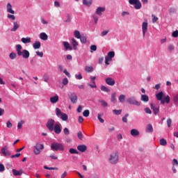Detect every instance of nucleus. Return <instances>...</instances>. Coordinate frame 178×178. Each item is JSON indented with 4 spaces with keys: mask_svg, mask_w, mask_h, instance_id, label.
Instances as JSON below:
<instances>
[{
    "mask_svg": "<svg viewBox=\"0 0 178 178\" xmlns=\"http://www.w3.org/2000/svg\"><path fill=\"white\" fill-rule=\"evenodd\" d=\"M23 49V47L21 44L16 45V51L18 56H22L24 59H29L30 58V51L26 49Z\"/></svg>",
    "mask_w": 178,
    "mask_h": 178,
    "instance_id": "obj_1",
    "label": "nucleus"
},
{
    "mask_svg": "<svg viewBox=\"0 0 178 178\" xmlns=\"http://www.w3.org/2000/svg\"><path fill=\"white\" fill-rule=\"evenodd\" d=\"M108 162H110L111 165H116V163L119 162V152L118 151L113 152L110 154Z\"/></svg>",
    "mask_w": 178,
    "mask_h": 178,
    "instance_id": "obj_2",
    "label": "nucleus"
},
{
    "mask_svg": "<svg viewBox=\"0 0 178 178\" xmlns=\"http://www.w3.org/2000/svg\"><path fill=\"white\" fill-rule=\"evenodd\" d=\"M42 149H44V144L37 143L33 147V154H35V155H40Z\"/></svg>",
    "mask_w": 178,
    "mask_h": 178,
    "instance_id": "obj_3",
    "label": "nucleus"
},
{
    "mask_svg": "<svg viewBox=\"0 0 178 178\" xmlns=\"http://www.w3.org/2000/svg\"><path fill=\"white\" fill-rule=\"evenodd\" d=\"M51 151H65V147L62 143H54L51 145Z\"/></svg>",
    "mask_w": 178,
    "mask_h": 178,
    "instance_id": "obj_4",
    "label": "nucleus"
},
{
    "mask_svg": "<svg viewBox=\"0 0 178 178\" xmlns=\"http://www.w3.org/2000/svg\"><path fill=\"white\" fill-rule=\"evenodd\" d=\"M55 120L50 118L48 120L46 124V127H47L49 131H54V127H55Z\"/></svg>",
    "mask_w": 178,
    "mask_h": 178,
    "instance_id": "obj_5",
    "label": "nucleus"
},
{
    "mask_svg": "<svg viewBox=\"0 0 178 178\" xmlns=\"http://www.w3.org/2000/svg\"><path fill=\"white\" fill-rule=\"evenodd\" d=\"M127 102L128 104H129L130 105H136V106H140V105H141V103H140V102L137 101V99H136V97H129L127 99Z\"/></svg>",
    "mask_w": 178,
    "mask_h": 178,
    "instance_id": "obj_6",
    "label": "nucleus"
},
{
    "mask_svg": "<svg viewBox=\"0 0 178 178\" xmlns=\"http://www.w3.org/2000/svg\"><path fill=\"white\" fill-rule=\"evenodd\" d=\"M130 5H135V9H141V2L139 0H129Z\"/></svg>",
    "mask_w": 178,
    "mask_h": 178,
    "instance_id": "obj_7",
    "label": "nucleus"
},
{
    "mask_svg": "<svg viewBox=\"0 0 178 178\" xmlns=\"http://www.w3.org/2000/svg\"><path fill=\"white\" fill-rule=\"evenodd\" d=\"M143 37H145L147 31H148V22H144L142 24Z\"/></svg>",
    "mask_w": 178,
    "mask_h": 178,
    "instance_id": "obj_8",
    "label": "nucleus"
},
{
    "mask_svg": "<svg viewBox=\"0 0 178 178\" xmlns=\"http://www.w3.org/2000/svg\"><path fill=\"white\" fill-rule=\"evenodd\" d=\"M150 108L152 109L154 115H158V113H159V106L154 105V104L151 103Z\"/></svg>",
    "mask_w": 178,
    "mask_h": 178,
    "instance_id": "obj_9",
    "label": "nucleus"
},
{
    "mask_svg": "<svg viewBox=\"0 0 178 178\" xmlns=\"http://www.w3.org/2000/svg\"><path fill=\"white\" fill-rule=\"evenodd\" d=\"M60 124H55L53 130L56 134H60V133H62V129L60 128Z\"/></svg>",
    "mask_w": 178,
    "mask_h": 178,
    "instance_id": "obj_10",
    "label": "nucleus"
},
{
    "mask_svg": "<svg viewBox=\"0 0 178 178\" xmlns=\"http://www.w3.org/2000/svg\"><path fill=\"white\" fill-rule=\"evenodd\" d=\"M1 154L4 155V156H10V152L8 150V146L5 145L1 148Z\"/></svg>",
    "mask_w": 178,
    "mask_h": 178,
    "instance_id": "obj_11",
    "label": "nucleus"
},
{
    "mask_svg": "<svg viewBox=\"0 0 178 178\" xmlns=\"http://www.w3.org/2000/svg\"><path fill=\"white\" fill-rule=\"evenodd\" d=\"M69 98L72 104H77V95L76 94L70 95Z\"/></svg>",
    "mask_w": 178,
    "mask_h": 178,
    "instance_id": "obj_12",
    "label": "nucleus"
},
{
    "mask_svg": "<svg viewBox=\"0 0 178 178\" xmlns=\"http://www.w3.org/2000/svg\"><path fill=\"white\" fill-rule=\"evenodd\" d=\"M105 81L108 84V86H115V79H113L111 77L106 78Z\"/></svg>",
    "mask_w": 178,
    "mask_h": 178,
    "instance_id": "obj_13",
    "label": "nucleus"
},
{
    "mask_svg": "<svg viewBox=\"0 0 178 178\" xmlns=\"http://www.w3.org/2000/svg\"><path fill=\"white\" fill-rule=\"evenodd\" d=\"M20 28V24L18 22H13V27L10 29V31H17L18 29Z\"/></svg>",
    "mask_w": 178,
    "mask_h": 178,
    "instance_id": "obj_14",
    "label": "nucleus"
},
{
    "mask_svg": "<svg viewBox=\"0 0 178 178\" xmlns=\"http://www.w3.org/2000/svg\"><path fill=\"white\" fill-rule=\"evenodd\" d=\"M103 12H105V7H98L96 10V14L99 16H102Z\"/></svg>",
    "mask_w": 178,
    "mask_h": 178,
    "instance_id": "obj_15",
    "label": "nucleus"
},
{
    "mask_svg": "<svg viewBox=\"0 0 178 178\" xmlns=\"http://www.w3.org/2000/svg\"><path fill=\"white\" fill-rule=\"evenodd\" d=\"M77 149L81 152H86V151H87V146L85 145H79L77 147Z\"/></svg>",
    "mask_w": 178,
    "mask_h": 178,
    "instance_id": "obj_16",
    "label": "nucleus"
},
{
    "mask_svg": "<svg viewBox=\"0 0 178 178\" xmlns=\"http://www.w3.org/2000/svg\"><path fill=\"white\" fill-rule=\"evenodd\" d=\"M13 174L14 176H22L23 175V170H17L16 169L13 170Z\"/></svg>",
    "mask_w": 178,
    "mask_h": 178,
    "instance_id": "obj_17",
    "label": "nucleus"
},
{
    "mask_svg": "<svg viewBox=\"0 0 178 178\" xmlns=\"http://www.w3.org/2000/svg\"><path fill=\"white\" fill-rule=\"evenodd\" d=\"M7 12L11 13V15H15V10L12 9V4L10 3H7Z\"/></svg>",
    "mask_w": 178,
    "mask_h": 178,
    "instance_id": "obj_18",
    "label": "nucleus"
},
{
    "mask_svg": "<svg viewBox=\"0 0 178 178\" xmlns=\"http://www.w3.org/2000/svg\"><path fill=\"white\" fill-rule=\"evenodd\" d=\"M58 101H59V96H58L57 95H55L54 97H50V102L51 104H56Z\"/></svg>",
    "mask_w": 178,
    "mask_h": 178,
    "instance_id": "obj_19",
    "label": "nucleus"
},
{
    "mask_svg": "<svg viewBox=\"0 0 178 178\" xmlns=\"http://www.w3.org/2000/svg\"><path fill=\"white\" fill-rule=\"evenodd\" d=\"M71 44L73 46L74 49H77V45H79V42L76 40L74 38H72L71 40Z\"/></svg>",
    "mask_w": 178,
    "mask_h": 178,
    "instance_id": "obj_20",
    "label": "nucleus"
},
{
    "mask_svg": "<svg viewBox=\"0 0 178 178\" xmlns=\"http://www.w3.org/2000/svg\"><path fill=\"white\" fill-rule=\"evenodd\" d=\"M33 47L35 49H40L41 48V42L40 41H36L33 43Z\"/></svg>",
    "mask_w": 178,
    "mask_h": 178,
    "instance_id": "obj_21",
    "label": "nucleus"
},
{
    "mask_svg": "<svg viewBox=\"0 0 178 178\" xmlns=\"http://www.w3.org/2000/svg\"><path fill=\"white\" fill-rule=\"evenodd\" d=\"M111 102L113 104H116V102H118V99H116V92L112 93Z\"/></svg>",
    "mask_w": 178,
    "mask_h": 178,
    "instance_id": "obj_22",
    "label": "nucleus"
},
{
    "mask_svg": "<svg viewBox=\"0 0 178 178\" xmlns=\"http://www.w3.org/2000/svg\"><path fill=\"white\" fill-rule=\"evenodd\" d=\"M146 131L147 133H152V131H154V128L152 127V124H148L146 126Z\"/></svg>",
    "mask_w": 178,
    "mask_h": 178,
    "instance_id": "obj_23",
    "label": "nucleus"
},
{
    "mask_svg": "<svg viewBox=\"0 0 178 178\" xmlns=\"http://www.w3.org/2000/svg\"><path fill=\"white\" fill-rule=\"evenodd\" d=\"M131 136H133V137H136L137 136H139L140 131H138V130L136 129H134L131 130Z\"/></svg>",
    "mask_w": 178,
    "mask_h": 178,
    "instance_id": "obj_24",
    "label": "nucleus"
},
{
    "mask_svg": "<svg viewBox=\"0 0 178 178\" xmlns=\"http://www.w3.org/2000/svg\"><path fill=\"white\" fill-rule=\"evenodd\" d=\"M141 101L143 102H148L149 101V97L147 95H142L140 97Z\"/></svg>",
    "mask_w": 178,
    "mask_h": 178,
    "instance_id": "obj_25",
    "label": "nucleus"
},
{
    "mask_svg": "<svg viewBox=\"0 0 178 178\" xmlns=\"http://www.w3.org/2000/svg\"><path fill=\"white\" fill-rule=\"evenodd\" d=\"M40 38L43 41H47L48 40V35L45 33H41L40 35Z\"/></svg>",
    "mask_w": 178,
    "mask_h": 178,
    "instance_id": "obj_26",
    "label": "nucleus"
},
{
    "mask_svg": "<svg viewBox=\"0 0 178 178\" xmlns=\"http://www.w3.org/2000/svg\"><path fill=\"white\" fill-rule=\"evenodd\" d=\"M22 42H23V44H29L30 42H31V38H22L21 39Z\"/></svg>",
    "mask_w": 178,
    "mask_h": 178,
    "instance_id": "obj_27",
    "label": "nucleus"
},
{
    "mask_svg": "<svg viewBox=\"0 0 178 178\" xmlns=\"http://www.w3.org/2000/svg\"><path fill=\"white\" fill-rule=\"evenodd\" d=\"M83 4L85 6H91L92 5V0H83Z\"/></svg>",
    "mask_w": 178,
    "mask_h": 178,
    "instance_id": "obj_28",
    "label": "nucleus"
},
{
    "mask_svg": "<svg viewBox=\"0 0 178 178\" xmlns=\"http://www.w3.org/2000/svg\"><path fill=\"white\" fill-rule=\"evenodd\" d=\"M156 99L158 101H162V98H163V92H160L156 95Z\"/></svg>",
    "mask_w": 178,
    "mask_h": 178,
    "instance_id": "obj_29",
    "label": "nucleus"
},
{
    "mask_svg": "<svg viewBox=\"0 0 178 178\" xmlns=\"http://www.w3.org/2000/svg\"><path fill=\"white\" fill-rule=\"evenodd\" d=\"M63 45L64 47L65 48V49H70V51H72V49H73V48H72V47H70V44H69V42H63Z\"/></svg>",
    "mask_w": 178,
    "mask_h": 178,
    "instance_id": "obj_30",
    "label": "nucleus"
},
{
    "mask_svg": "<svg viewBox=\"0 0 178 178\" xmlns=\"http://www.w3.org/2000/svg\"><path fill=\"white\" fill-rule=\"evenodd\" d=\"M85 72H87V73H92V72H94V68L92 67L86 66Z\"/></svg>",
    "mask_w": 178,
    "mask_h": 178,
    "instance_id": "obj_31",
    "label": "nucleus"
},
{
    "mask_svg": "<svg viewBox=\"0 0 178 178\" xmlns=\"http://www.w3.org/2000/svg\"><path fill=\"white\" fill-rule=\"evenodd\" d=\"M126 99V95H120L118 97V101L121 102V104H123L124 102V100Z\"/></svg>",
    "mask_w": 178,
    "mask_h": 178,
    "instance_id": "obj_32",
    "label": "nucleus"
},
{
    "mask_svg": "<svg viewBox=\"0 0 178 178\" xmlns=\"http://www.w3.org/2000/svg\"><path fill=\"white\" fill-rule=\"evenodd\" d=\"M74 35L75 38H78V40H80V38H81V35L80 34V31H74Z\"/></svg>",
    "mask_w": 178,
    "mask_h": 178,
    "instance_id": "obj_33",
    "label": "nucleus"
},
{
    "mask_svg": "<svg viewBox=\"0 0 178 178\" xmlns=\"http://www.w3.org/2000/svg\"><path fill=\"white\" fill-rule=\"evenodd\" d=\"M63 114V113H62V111H60L59 108H56V116H58V118H60V116Z\"/></svg>",
    "mask_w": 178,
    "mask_h": 178,
    "instance_id": "obj_34",
    "label": "nucleus"
},
{
    "mask_svg": "<svg viewBox=\"0 0 178 178\" xmlns=\"http://www.w3.org/2000/svg\"><path fill=\"white\" fill-rule=\"evenodd\" d=\"M60 119L63 120L64 122H66V120H67V119H69V117L67 116V115L66 113H63L61 114V115L60 116Z\"/></svg>",
    "mask_w": 178,
    "mask_h": 178,
    "instance_id": "obj_35",
    "label": "nucleus"
},
{
    "mask_svg": "<svg viewBox=\"0 0 178 178\" xmlns=\"http://www.w3.org/2000/svg\"><path fill=\"white\" fill-rule=\"evenodd\" d=\"M98 102H99L100 104H102V106L103 108H106V106H108V103L102 99H99Z\"/></svg>",
    "mask_w": 178,
    "mask_h": 178,
    "instance_id": "obj_36",
    "label": "nucleus"
},
{
    "mask_svg": "<svg viewBox=\"0 0 178 178\" xmlns=\"http://www.w3.org/2000/svg\"><path fill=\"white\" fill-rule=\"evenodd\" d=\"M159 143H160V145L165 146L168 145V141H166V139L165 138L160 139Z\"/></svg>",
    "mask_w": 178,
    "mask_h": 178,
    "instance_id": "obj_37",
    "label": "nucleus"
},
{
    "mask_svg": "<svg viewBox=\"0 0 178 178\" xmlns=\"http://www.w3.org/2000/svg\"><path fill=\"white\" fill-rule=\"evenodd\" d=\"M17 57V54H16L15 52H11L9 55V58L10 59H12V60H13V59H16Z\"/></svg>",
    "mask_w": 178,
    "mask_h": 178,
    "instance_id": "obj_38",
    "label": "nucleus"
},
{
    "mask_svg": "<svg viewBox=\"0 0 178 178\" xmlns=\"http://www.w3.org/2000/svg\"><path fill=\"white\" fill-rule=\"evenodd\" d=\"M101 90L102 91H104V92H109L111 90L106 87L105 86H101Z\"/></svg>",
    "mask_w": 178,
    "mask_h": 178,
    "instance_id": "obj_39",
    "label": "nucleus"
},
{
    "mask_svg": "<svg viewBox=\"0 0 178 178\" xmlns=\"http://www.w3.org/2000/svg\"><path fill=\"white\" fill-rule=\"evenodd\" d=\"M44 169H47V170H59V168H53V167L49 168L47 165L44 166Z\"/></svg>",
    "mask_w": 178,
    "mask_h": 178,
    "instance_id": "obj_40",
    "label": "nucleus"
},
{
    "mask_svg": "<svg viewBox=\"0 0 178 178\" xmlns=\"http://www.w3.org/2000/svg\"><path fill=\"white\" fill-rule=\"evenodd\" d=\"M83 115L85 118H88L90 116V110H85L83 113Z\"/></svg>",
    "mask_w": 178,
    "mask_h": 178,
    "instance_id": "obj_41",
    "label": "nucleus"
},
{
    "mask_svg": "<svg viewBox=\"0 0 178 178\" xmlns=\"http://www.w3.org/2000/svg\"><path fill=\"white\" fill-rule=\"evenodd\" d=\"M110 59H112V58H115V51H109L108 53V56Z\"/></svg>",
    "mask_w": 178,
    "mask_h": 178,
    "instance_id": "obj_42",
    "label": "nucleus"
},
{
    "mask_svg": "<svg viewBox=\"0 0 178 178\" xmlns=\"http://www.w3.org/2000/svg\"><path fill=\"white\" fill-rule=\"evenodd\" d=\"M79 39H81V42H82V44H86V42H87V37L86 36H81Z\"/></svg>",
    "mask_w": 178,
    "mask_h": 178,
    "instance_id": "obj_43",
    "label": "nucleus"
},
{
    "mask_svg": "<svg viewBox=\"0 0 178 178\" xmlns=\"http://www.w3.org/2000/svg\"><path fill=\"white\" fill-rule=\"evenodd\" d=\"M70 154H79V152L76 149L71 148L69 150Z\"/></svg>",
    "mask_w": 178,
    "mask_h": 178,
    "instance_id": "obj_44",
    "label": "nucleus"
},
{
    "mask_svg": "<svg viewBox=\"0 0 178 178\" xmlns=\"http://www.w3.org/2000/svg\"><path fill=\"white\" fill-rule=\"evenodd\" d=\"M168 50L170 51V52H172V51H175V46L173 44H169L168 46Z\"/></svg>",
    "mask_w": 178,
    "mask_h": 178,
    "instance_id": "obj_45",
    "label": "nucleus"
},
{
    "mask_svg": "<svg viewBox=\"0 0 178 178\" xmlns=\"http://www.w3.org/2000/svg\"><path fill=\"white\" fill-rule=\"evenodd\" d=\"M166 104H169L170 102V97L169 95H167L163 99Z\"/></svg>",
    "mask_w": 178,
    "mask_h": 178,
    "instance_id": "obj_46",
    "label": "nucleus"
},
{
    "mask_svg": "<svg viewBox=\"0 0 178 178\" xmlns=\"http://www.w3.org/2000/svg\"><path fill=\"white\" fill-rule=\"evenodd\" d=\"M113 113L114 115H121L122 114V110H113Z\"/></svg>",
    "mask_w": 178,
    "mask_h": 178,
    "instance_id": "obj_47",
    "label": "nucleus"
},
{
    "mask_svg": "<svg viewBox=\"0 0 178 178\" xmlns=\"http://www.w3.org/2000/svg\"><path fill=\"white\" fill-rule=\"evenodd\" d=\"M127 118H129V113L125 114L122 118V122H124V123H127Z\"/></svg>",
    "mask_w": 178,
    "mask_h": 178,
    "instance_id": "obj_48",
    "label": "nucleus"
},
{
    "mask_svg": "<svg viewBox=\"0 0 178 178\" xmlns=\"http://www.w3.org/2000/svg\"><path fill=\"white\" fill-rule=\"evenodd\" d=\"M43 79L45 83H48V81H49V76L47 74L43 75Z\"/></svg>",
    "mask_w": 178,
    "mask_h": 178,
    "instance_id": "obj_49",
    "label": "nucleus"
},
{
    "mask_svg": "<svg viewBox=\"0 0 178 178\" xmlns=\"http://www.w3.org/2000/svg\"><path fill=\"white\" fill-rule=\"evenodd\" d=\"M63 86H67V84H69V80L67 79V78H64L63 79Z\"/></svg>",
    "mask_w": 178,
    "mask_h": 178,
    "instance_id": "obj_50",
    "label": "nucleus"
},
{
    "mask_svg": "<svg viewBox=\"0 0 178 178\" xmlns=\"http://www.w3.org/2000/svg\"><path fill=\"white\" fill-rule=\"evenodd\" d=\"M63 133H64V134H65V136H69V134H70V131H69V129H67V128H65L63 129Z\"/></svg>",
    "mask_w": 178,
    "mask_h": 178,
    "instance_id": "obj_51",
    "label": "nucleus"
},
{
    "mask_svg": "<svg viewBox=\"0 0 178 178\" xmlns=\"http://www.w3.org/2000/svg\"><path fill=\"white\" fill-rule=\"evenodd\" d=\"M7 17L11 20H15L16 17L14 15L8 14Z\"/></svg>",
    "mask_w": 178,
    "mask_h": 178,
    "instance_id": "obj_52",
    "label": "nucleus"
},
{
    "mask_svg": "<svg viewBox=\"0 0 178 178\" xmlns=\"http://www.w3.org/2000/svg\"><path fill=\"white\" fill-rule=\"evenodd\" d=\"M2 172H5V165L0 163V173H2Z\"/></svg>",
    "mask_w": 178,
    "mask_h": 178,
    "instance_id": "obj_53",
    "label": "nucleus"
},
{
    "mask_svg": "<svg viewBox=\"0 0 178 178\" xmlns=\"http://www.w3.org/2000/svg\"><path fill=\"white\" fill-rule=\"evenodd\" d=\"M167 125L168 127H170V126H172V119L171 118H168L167 120Z\"/></svg>",
    "mask_w": 178,
    "mask_h": 178,
    "instance_id": "obj_54",
    "label": "nucleus"
},
{
    "mask_svg": "<svg viewBox=\"0 0 178 178\" xmlns=\"http://www.w3.org/2000/svg\"><path fill=\"white\" fill-rule=\"evenodd\" d=\"M93 51H97V46L95 44L90 46V52L92 53Z\"/></svg>",
    "mask_w": 178,
    "mask_h": 178,
    "instance_id": "obj_55",
    "label": "nucleus"
},
{
    "mask_svg": "<svg viewBox=\"0 0 178 178\" xmlns=\"http://www.w3.org/2000/svg\"><path fill=\"white\" fill-rule=\"evenodd\" d=\"M77 137L79 140H83V133H81V131H79L77 133Z\"/></svg>",
    "mask_w": 178,
    "mask_h": 178,
    "instance_id": "obj_56",
    "label": "nucleus"
},
{
    "mask_svg": "<svg viewBox=\"0 0 178 178\" xmlns=\"http://www.w3.org/2000/svg\"><path fill=\"white\" fill-rule=\"evenodd\" d=\"M109 60H112V59H111L109 58V56H106L105 57V64L106 65H109Z\"/></svg>",
    "mask_w": 178,
    "mask_h": 178,
    "instance_id": "obj_57",
    "label": "nucleus"
},
{
    "mask_svg": "<svg viewBox=\"0 0 178 178\" xmlns=\"http://www.w3.org/2000/svg\"><path fill=\"white\" fill-rule=\"evenodd\" d=\"M145 113H148L149 115H151V113H152V111H151V109L149 108H145Z\"/></svg>",
    "mask_w": 178,
    "mask_h": 178,
    "instance_id": "obj_58",
    "label": "nucleus"
},
{
    "mask_svg": "<svg viewBox=\"0 0 178 178\" xmlns=\"http://www.w3.org/2000/svg\"><path fill=\"white\" fill-rule=\"evenodd\" d=\"M63 73L65 74L67 77H69V78L72 77V76L70 75V73L67 72V70H64Z\"/></svg>",
    "mask_w": 178,
    "mask_h": 178,
    "instance_id": "obj_59",
    "label": "nucleus"
},
{
    "mask_svg": "<svg viewBox=\"0 0 178 178\" xmlns=\"http://www.w3.org/2000/svg\"><path fill=\"white\" fill-rule=\"evenodd\" d=\"M97 119L99 120L100 123H104L105 120L101 118V114L97 115Z\"/></svg>",
    "mask_w": 178,
    "mask_h": 178,
    "instance_id": "obj_60",
    "label": "nucleus"
},
{
    "mask_svg": "<svg viewBox=\"0 0 178 178\" xmlns=\"http://www.w3.org/2000/svg\"><path fill=\"white\" fill-rule=\"evenodd\" d=\"M13 126V124H12V122H10L9 120L7 121L6 127H8V129H10V127H12Z\"/></svg>",
    "mask_w": 178,
    "mask_h": 178,
    "instance_id": "obj_61",
    "label": "nucleus"
},
{
    "mask_svg": "<svg viewBox=\"0 0 178 178\" xmlns=\"http://www.w3.org/2000/svg\"><path fill=\"white\" fill-rule=\"evenodd\" d=\"M22 126H23V121H20V122H18L17 129H22Z\"/></svg>",
    "mask_w": 178,
    "mask_h": 178,
    "instance_id": "obj_62",
    "label": "nucleus"
},
{
    "mask_svg": "<svg viewBox=\"0 0 178 178\" xmlns=\"http://www.w3.org/2000/svg\"><path fill=\"white\" fill-rule=\"evenodd\" d=\"M173 102H174L175 104H178V95H175V96L174 97Z\"/></svg>",
    "mask_w": 178,
    "mask_h": 178,
    "instance_id": "obj_63",
    "label": "nucleus"
},
{
    "mask_svg": "<svg viewBox=\"0 0 178 178\" xmlns=\"http://www.w3.org/2000/svg\"><path fill=\"white\" fill-rule=\"evenodd\" d=\"M172 35L176 38L178 36V31H173Z\"/></svg>",
    "mask_w": 178,
    "mask_h": 178,
    "instance_id": "obj_64",
    "label": "nucleus"
}]
</instances>
